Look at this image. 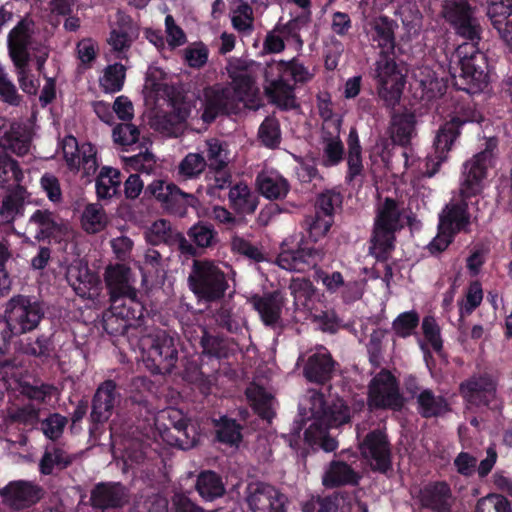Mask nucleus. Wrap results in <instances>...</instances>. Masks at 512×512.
Wrapping results in <instances>:
<instances>
[{
	"mask_svg": "<svg viewBox=\"0 0 512 512\" xmlns=\"http://www.w3.org/2000/svg\"><path fill=\"white\" fill-rule=\"evenodd\" d=\"M285 496L265 483H251L246 489V502L252 512H285Z\"/></svg>",
	"mask_w": 512,
	"mask_h": 512,
	"instance_id": "obj_17",
	"label": "nucleus"
},
{
	"mask_svg": "<svg viewBox=\"0 0 512 512\" xmlns=\"http://www.w3.org/2000/svg\"><path fill=\"white\" fill-rule=\"evenodd\" d=\"M475 512H512L509 501L500 494H489L478 500Z\"/></svg>",
	"mask_w": 512,
	"mask_h": 512,
	"instance_id": "obj_56",
	"label": "nucleus"
},
{
	"mask_svg": "<svg viewBox=\"0 0 512 512\" xmlns=\"http://www.w3.org/2000/svg\"><path fill=\"white\" fill-rule=\"evenodd\" d=\"M289 289L294 298L296 309L309 312L314 320L319 323L322 330H335L337 322L334 314L313 313L317 303L320 301V295L308 279L294 278L290 283Z\"/></svg>",
	"mask_w": 512,
	"mask_h": 512,
	"instance_id": "obj_12",
	"label": "nucleus"
},
{
	"mask_svg": "<svg viewBox=\"0 0 512 512\" xmlns=\"http://www.w3.org/2000/svg\"><path fill=\"white\" fill-rule=\"evenodd\" d=\"M286 65L284 61L270 62L265 71V93L273 103L282 108H291L295 105L293 88L285 82Z\"/></svg>",
	"mask_w": 512,
	"mask_h": 512,
	"instance_id": "obj_15",
	"label": "nucleus"
},
{
	"mask_svg": "<svg viewBox=\"0 0 512 512\" xmlns=\"http://www.w3.org/2000/svg\"><path fill=\"white\" fill-rule=\"evenodd\" d=\"M249 301L265 325L274 326L279 323L285 305L284 296L280 292L253 296Z\"/></svg>",
	"mask_w": 512,
	"mask_h": 512,
	"instance_id": "obj_32",
	"label": "nucleus"
},
{
	"mask_svg": "<svg viewBox=\"0 0 512 512\" xmlns=\"http://www.w3.org/2000/svg\"><path fill=\"white\" fill-rule=\"evenodd\" d=\"M0 146L18 156L26 155L30 150V135L21 124L0 117Z\"/></svg>",
	"mask_w": 512,
	"mask_h": 512,
	"instance_id": "obj_24",
	"label": "nucleus"
},
{
	"mask_svg": "<svg viewBox=\"0 0 512 512\" xmlns=\"http://www.w3.org/2000/svg\"><path fill=\"white\" fill-rule=\"evenodd\" d=\"M419 317L415 311H408L400 314L393 322V329L400 337L411 335L417 327Z\"/></svg>",
	"mask_w": 512,
	"mask_h": 512,
	"instance_id": "obj_62",
	"label": "nucleus"
},
{
	"mask_svg": "<svg viewBox=\"0 0 512 512\" xmlns=\"http://www.w3.org/2000/svg\"><path fill=\"white\" fill-rule=\"evenodd\" d=\"M23 179V172L16 161L8 155L0 153V185L11 180L19 183Z\"/></svg>",
	"mask_w": 512,
	"mask_h": 512,
	"instance_id": "obj_58",
	"label": "nucleus"
},
{
	"mask_svg": "<svg viewBox=\"0 0 512 512\" xmlns=\"http://www.w3.org/2000/svg\"><path fill=\"white\" fill-rule=\"evenodd\" d=\"M361 453L369 465L385 472L390 466V451L385 435L380 431L368 434L361 444Z\"/></svg>",
	"mask_w": 512,
	"mask_h": 512,
	"instance_id": "obj_23",
	"label": "nucleus"
},
{
	"mask_svg": "<svg viewBox=\"0 0 512 512\" xmlns=\"http://www.w3.org/2000/svg\"><path fill=\"white\" fill-rule=\"evenodd\" d=\"M246 396L255 411L264 419L270 421L274 416L275 400L273 395L260 385L251 384L246 390Z\"/></svg>",
	"mask_w": 512,
	"mask_h": 512,
	"instance_id": "obj_39",
	"label": "nucleus"
},
{
	"mask_svg": "<svg viewBox=\"0 0 512 512\" xmlns=\"http://www.w3.org/2000/svg\"><path fill=\"white\" fill-rule=\"evenodd\" d=\"M332 367L333 363L328 350L319 347L309 356L304 373L309 381L322 383L329 378Z\"/></svg>",
	"mask_w": 512,
	"mask_h": 512,
	"instance_id": "obj_37",
	"label": "nucleus"
},
{
	"mask_svg": "<svg viewBox=\"0 0 512 512\" xmlns=\"http://www.w3.org/2000/svg\"><path fill=\"white\" fill-rule=\"evenodd\" d=\"M322 257L323 252L319 249L304 247L293 250L286 248L284 244L277 257V264L285 270L302 272L315 267Z\"/></svg>",
	"mask_w": 512,
	"mask_h": 512,
	"instance_id": "obj_22",
	"label": "nucleus"
},
{
	"mask_svg": "<svg viewBox=\"0 0 512 512\" xmlns=\"http://www.w3.org/2000/svg\"><path fill=\"white\" fill-rule=\"evenodd\" d=\"M227 70L232 79L231 87L206 88L203 97L197 100L202 109L201 118L206 123L232 111L237 102L254 107L253 102L258 94L255 77L262 71L261 65L253 60L234 58L229 61Z\"/></svg>",
	"mask_w": 512,
	"mask_h": 512,
	"instance_id": "obj_1",
	"label": "nucleus"
},
{
	"mask_svg": "<svg viewBox=\"0 0 512 512\" xmlns=\"http://www.w3.org/2000/svg\"><path fill=\"white\" fill-rule=\"evenodd\" d=\"M260 192L268 199H279L286 196L288 183L277 171L264 170L257 177Z\"/></svg>",
	"mask_w": 512,
	"mask_h": 512,
	"instance_id": "obj_38",
	"label": "nucleus"
},
{
	"mask_svg": "<svg viewBox=\"0 0 512 512\" xmlns=\"http://www.w3.org/2000/svg\"><path fill=\"white\" fill-rule=\"evenodd\" d=\"M299 413L303 422H310L305 431V441L319 446L326 452L334 451L337 442L327 435L328 428L338 427L350 419V412L341 399L326 406L323 395L309 390L302 398Z\"/></svg>",
	"mask_w": 512,
	"mask_h": 512,
	"instance_id": "obj_2",
	"label": "nucleus"
},
{
	"mask_svg": "<svg viewBox=\"0 0 512 512\" xmlns=\"http://www.w3.org/2000/svg\"><path fill=\"white\" fill-rule=\"evenodd\" d=\"M498 455L493 446H489L486 450V456L483 458L479 465L476 466L477 460L466 452L460 453L454 460V465L457 471L465 476L472 475L477 471L479 477H486L493 469Z\"/></svg>",
	"mask_w": 512,
	"mask_h": 512,
	"instance_id": "obj_33",
	"label": "nucleus"
},
{
	"mask_svg": "<svg viewBox=\"0 0 512 512\" xmlns=\"http://www.w3.org/2000/svg\"><path fill=\"white\" fill-rule=\"evenodd\" d=\"M357 481V473L350 466L340 461L332 462L322 476V483L327 488L356 484Z\"/></svg>",
	"mask_w": 512,
	"mask_h": 512,
	"instance_id": "obj_40",
	"label": "nucleus"
},
{
	"mask_svg": "<svg viewBox=\"0 0 512 512\" xmlns=\"http://www.w3.org/2000/svg\"><path fill=\"white\" fill-rule=\"evenodd\" d=\"M126 76V69L122 64L107 66L99 78L100 87L106 93H115L122 89Z\"/></svg>",
	"mask_w": 512,
	"mask_h": 512,
	"instance_id": "obj_46",
	"label": "nucleus"
},
{
	"mask_svg": "<svg viewBox=\"0 0 512 512\" xmlns=\"http://www.w3.org/2000/svg\"><path fill=\"white\" fill-rule=\"evenodd\" d=\"M418 497L421 505L433 512H451L454 502L450 488L443 482L425 485Z\"/></svg>",
	"mask_w": 512,
	"mask_h": 512,
	"instance_id": "obj_28",
	"label": "nucleus"
},
{
	"mask_svg": "<svg viewBox=\"0 0 512 512\" xmlns=\"http://www.w3.org/2000/svg\"><path fill=\"white\" fill-rule=\"evenodd\" d=\"M140 138L139 129L133 124H120L113 130L114 142L123 146L129 147L138 142Z\"/></svg>",
	"mask_w": 512,
	"mask_h": 512,
	"instance_id": "obj_60",
	"label": "nucleus"
},
{
	"mask_svg": "<svg viewBox=\"0 0 512 512\" xmlns=\"http://www.w3.org/2000/svg\"><path fill=\"white\" fill-rule=\"evenodd\" d=\"M303 512H368L367 506L355 496L336 495L332 498L311 499L303 506Z\"/></svg>",
	"mask_w": 512,
	"mask_h": 512,
	"instance_id": "obj_25",
	"label": "nucleus"
},
{
	"mask_svg": "<svg viewBox=\"0 0 512 512\" xmlns=\"http://www.w3.org/2000/svg\"><path fill=\"white\" fill-rule=\"evenodd\" d=\"M29 23L20 22L9 34L8 47L10 56L16 67V74L21 89L28 94H35L38 81L33 78L28 69V54L25 50L28 37Z\"/></svg>",
	"mask_w": 512,
	"mask_h": 512,
	"instance_id": "obj_10",
	"label": "nucleus"
},
{
	"mask_svg": "<svg viewBox=\"0 0 512 512\" xmlns=\"http://www.w3.org/2000/svg\"><path fill=\"white\" fill-rule=\"evenodd\" d=\"M149 356L160 372L169 371L174 366L177 358L173 338L165 331H158L153 336V341H151Z\"/></svg>",
	"mask_w": 512,
	"mask_h": 512,
	"instance_id": "obj_29",
	"label": "nucleus"
},
{
	"mask_svg": "<svg viewBox=\"0 0 512 512\" xmlns=\"http://www.w3.org/2000/svg\"><path fill=\"white\" fill-rule=\"evenodd\" d=\"M22 205L23 198L19 192H15V195L5 197L0 208L2 221L5 223H11L16 216L20 214Z\"/></svg>",
	"mask_w": 512,
	"mask_h": 512,
	"instance_id": "obj_61",
	"label": "nucleus"
},
{
	"mask_svg": "<svg viewBox=\"0 0 512 512\" xmlns=\"http://www.w3.org/2000/svg\"><path fill=\"white\" fill-rule=\"evenodd\" d=\"M71 462L70 457L59 448L46 450L40 462L41 473L48 475L55 467L64 468Z\"/></svg>",
	"mask_w": 512,
	"mask_h": 512,
	"instance_id": "obj_52",
	"label": "nucleus"
},
{
	"mask_svg": "<svg viewBox=\"0 0 512 512\" xmlns=\"http://www.w3.org/2000/svg\"><path fill=\"white\" fill-rule=\"evenodd\" d=\"M348 169L349 177L353 178L362 171L361 146L356 130L352 128L348 137Z\"/></svg>",
	"mask_w": 512,
	"mask_h": 512,
	"instance_id": "obj_50",
	"label": "nucleus"
},
{
	"mask_svg": "<svg viewBox=\"0 0 512 512\" xmlns=\"http://www.w3.org/2000/svg\"><path fill=\"white\" fill-rule=\"evenodd\" d=\"M67 280L77 295L93 299L100 294L101 282L82 260L74 261L67 269Z\"/></svg>",
	"mask_w": 512,
	"mask_h": 512,
	"instance_id": "obj_19",
	"label": "nucleus"
},
{
	"mask_svg": "<svg viewBox=\"0 0 512 512\" xmlns=\"http://www.w3.org/2000/svg\"><path fill=\"white\" fill-rule=\"evenodd\" d=\"M414 78L423 89L428 99L442 93L443 83L436 72L428 66H420L414 70Z\"/></svg>",
	"mask_w": 512,
	"mask_h": 512,
	"instance_id": "obj_44",
	"label": "nucleus"
},
{
	"mask_svg": "<svg viewBox=\"0 0 512 512\" xmlns=\"http://www.w3.org/2000/svg\"><path fill=\"white\" fill-rule=\"evenodd\" d=\"M121 174L116 168L103 166L95 181L96 193L100 199H111L119 192Z\"/></svg>",
	"mask_w": 512,
	"mask_h": 512,
	"instance_id": "obj_41",
	"label": "nucleus"
},
{
	"mask_svg": "<svg viewBox=\"0 0 512 512\" xmlns=\"http://www.w3.org/2000/svg\"><path fill=\"white\" fill-rule=\"evenodd\" d=\"M401 227L397 203L392 199H386L378 209L371 240L370 251L376 258H384L393 248L394 234Z\"/></svg>",
	"mask_w": 512,
	"mask_h": 512,
	"instance_id": "obj_6",
	"label": "nucleus"
},
{
	"mask_svg": "<svg viewBox=\"0 0 512 512\" xmlns=\"http://www.w3.org/2000/svg\"><path fill=\"white\" fill-rule=\"evenodd\" d=\"M144 88L147 93L155 94V98H162L169 94L164 72L155 67L149 68Z\"/></svg>",
	"mask_w": 512,
	"mask_h": 512,
	"instance_id": "obj_49",
	"label": "nucleus"
},
{
	"mask_svg": "<svg viewBox=\"0 0 512 512\" xmlns=\"http://www.w3.org/2000/svg\"><path fill=\"white\" fill-rule=\"evenodd\" d=\"M115 388V383L108 380L97 389L90 415L94 423H103L111 416L115 403Z\"/></svg>",
	"mask_w": 512,
	"mask_h": 512,
	"instance_id": "obj_35",
	"label": "nucleus"
},
{
	"mask_svg": "<svg viewBox=\"0 0 512 512\" xmlns=\"http://www.w3.org/2000/svg\"><path fill=\"white\" fill-rule=\"evenodd\" d=\"M467 205L462 199H453L446 206L440 215L438 234L428 245L431 253L444 251L451 243L454 234L465 229L469 222Z\"/></svg>",
	"mask_w": 512,
	"mask_h": 512,
	"instance_id": "obj_8",
	"label": "nucleus"
},
{
	"mask_svg": "<svg viewBox=\"0 0 512 512\" xmlns=\"http://www.w3.org/2000/svg\"><path fill=\"white\" fill-rule=\"evenodd\" d=\"M62 151L69 169L81 172L82 177L90 181L98 168L95 147L90 143L78 145L75 137L67 136L63 139Z\"/></svg>",
	"mask_w": 512,
	"mask_h": 512,
	"instance_id": "obj_14",
	"label": "nucleus"
},
{
	"mask_svg": "<svg viewBox=\"0 0 512 512\" xmlns=\"http://www.w3.org/2000/svg\"><path fill=\"white\" fill-rule=\"evenodd\" d=\"M0 495L16 510L27 509L37 503L43 495L42 489L28 481H14L5 486Z\"/></svg>",
	"mask_w": 512,
	"mask_h": 512,
	"instance_id": "obj_20",
	"label": "nucleus"
},
{
	"mask_svg": "<svg viewBox=\"0 0 512 512\" xmlns=\"http://www.w3.org/2000/svg\"><path fill=\"white\" fill-rule=\"evenodd\" d=\"M206 145L211 166L216 169H222L229 163L231 157L226 143H222L217 139H210L207 140Z\"/></svg>",
	"mask_w": 512,
	"mask_h": 512,
	"instance_id": "obj_51",
	"label": "nucleus"
},
{
	"mask_svg": "<svg viewBox=\"0 0 512 512\" xmlns=\"http://www.w3.org/2000/svg\"><path fill=\"white\" fill-rule=\"evenodd\" d=\"M170 235V224L163 219L155 221L145 232L146 240L152 245L166 242Z\"/></svg>",
	"mask_w": 512,
	"mask_h": 512,
	"instance_id": "obj_63",
	"label": "nucleus"
},
{
	"mask_svg": "<svg viewBox=\"0 0 512 512\" xmlns=\"http://www.w3.org/2000/svg\"><path fill=\"white\" fill-rule=\"evenodd\" d=\"M192 291L199 297L213 300L223 296L227 283L224 273L211 261H194L189 276Z\"/></svg>",
	"mask_w": 512,
	"mask_h": 512,
	"instance_id": "obj_9",
	"label": "nucleus"
},
{
	"mask_svg": "<svg viewBox=\"0 0 512 512\" xmlns=\"http://www.w3.org/2000/svg\"><path fill=\"white\" fill-rule=\"evenodd\" d=\"M206 168V160L199 153H189L179 164V174L186 178L200 175Z\"/></svg>",
	"mask_w": 512,
	"mask_h": 512,
	"instance_id": "obj_55",
	"label": "nucleus"
},
{
	"mask_svg": "<svg viewBox=\"0 0 512 512\" xmlns=\"http://www.w3.org/2000/svg\"><path fill=\"white\" fill-rule=\"evenodd\" d=\"M333 223V218L329 215H322L319 211H316L315 215L307 220L309 237L317 242L323 238Z\"/></svg>",
	"mask_w": 512,
	"mask_h": 512,
	"instance_id": "obj_57",
	"label": "nucleus"
},
{
	"mask_svg": "<svg viewBox=\"0 0 512 512\" xmlns=\"http://www.w3.org/2000/svg\"><path fill=\"white\" fill-rule=\"evenodd\" d=\"M231 206L240 213H253L257 207V197L245 183H237L229 191Z\"/></svg>",
	"mask_w": 512,
	"mask_h": 512,
	"instance_id": "obj_42",
	"label": "nucleus"
},
{
	"mask_svg": "<svg viewBox=\"0 0 512 512\" xmlns=\"http://www.w3.org/2000/svg\"><path fill=\"white\" fill-rule=\"evenodd\" d=\"M108 223L104 209L95 203L88 204L81 215V226L90 234L102 231Z\"/></svg>",
	"mask_w": 512,
	"mask_h": 512,
	"instance_id": "obj_43",
	"label": "nucleus"
},
{
	"mask_svg": "<svg viewBox=\"0 0 512 512\" xmlns=\"http://www.w3.org/2000/svg\"><path fill=\"white\" fill-rule=\"evenodd\" d=\"M136 38L132 27L124 26L119 29H113L109 37V44L112 49L120 54L125 53Z\"/></svg>",
	"mask_w": 512,
	"mask_h": 512,
	"instance_id": "obj_53",
	"label": "nucleus"
},
{
	"mask_svg": "<svg viewBox=\"0 0 512 512\" xmlns=\"http://www.w3.org/2000/svg\"><path fill=\"white\" fill-rule=\"evenodd\" d=\"M414 123L415 120L412 114L395 115L391 128L393 141L400 145L406 144L413 134Z\"/></svg>",
	"mask_w": 512,
	"mask_h": 512,
	"instance_id": "obj_48",
	"label": "nucleus"
},
{
	"mask_svg": "<svg viewBox=\"0 0 512 512\" xmlns=\"http://www.w3.org/2000/svg\"><path fill=\"white\" fill-rule=\"evenodd\" d=\"M463 397L471 404L490 405L496 399L495 383L489 376H474L461 384Z\"/></svg>",
	"mask_w": 512,
	"mask_h": 512,
	"instance_id": "obj_26",
	"label": "nucleus"
},
{
	"mask_svg": "<svg viewBox=\"0 0 512 512\" xmlns=\"http://www.w3.org/2000/svg\"><path fill=\"white\" fill-rule=\"evenodd\" d=\"M443 15L454 25L459 35L472 42L479 39V24L472 18L471 11L464 1H446Z\"/></svg>",
	"mask_w": 512,
	"mask_h": 512,
	"instance_id": "obj_18",
	"label": "nucleus"
},
{
	"mask_svg": "<svg viewBox=\"0 0 512 512\" xmlns=\"http://www.w3.org/2000/svg\"><path fill=\"white\" fill-rule=\"evenodd\" d=\"M455 56L461 67V77L466 81L464 89L472 94L484 90L489 82L486 56L469 43L460 45Z\"/></svg>",
	"mask_w": 512,
	"mask_h": 512,
	"instance_id": "obj_7",
	"label": "nucleus"
},
{
	"mask_svg": "<svg viewBox=\"0 0 512 512\" xmlns=\"http://www.w3.org/2000/svg\"><path fill=\"white\" fill-rule=\"evenodd\" d=\"M482 115L471 108L461 110V116L455 115L450 121L444 123L434 140V154L427 157L424 175L432 177L438 171L440 165L446 161L448 152L452 149L460 135V127L466 122H480Z\"/></svg>",
	"mask_w": 512,
	"mask_h": 512,
	"instance_id": "obj_5",
	"label": "nucleus"
},
{
	"mask_svg": "<svg viewBox=\"0 0 512 512\" xmlns=\"http://www.w3.org/2000/svg\"><path fill=\"white\" fill-rule=\"evenodd\" d=\"M391 53H380L375 67V78L379 96L389 106H394L400 99L404 87V76L398 69Z\"/></svg>",
	"mask_w": 512,
	"mask_h": 512,
	"instance_id": "obj_11",
	"label": "nucleus"
},
{
	"mask_svg": "<svg viewBox=\"0 0 512 512\" xmlns=\"http://www.w3.org/2000/svg\"><path fill=\"white\" fill-rule=\"evenodd\" d=\"M217 438L231 446L238 445L241 440L240 426L234 420L221 418L217 424Z\"/></svg>",
	"mask_w": 512,
	"mask_h": 512,
	"instance_id": "obj_54",
	"label": "nucleus"
},
{
	"mask_svg": "<svg viewBox=\"0 0 512 512\" xmlns=\"http://www.w3.org/2000/svg\"><path fill=\"white\" fill-rule=\"evenodd\" d=\"M105 282L110 292L112 311L125 319L141 318L142 306L136 300L137 292L133 287V278L128 267L116 264L107 267Z\"/></svg>",
	"mask_w": 512,
	"mask_h": 512,
	"instance_id": "obj_3",
	"label": "nucleus"
},
{
	"mask_svg": "<svg viewBox=\"0 0 512 512\" xmlns=\"http://www.w3.org/2000/svg\"><path fill=\"white\" fill-rule=\"evenodd\" d=\"M417 402L418 410L424 417L437 416L448 409L446 401L442 397L434 396L428 389L420 392Z\"/></svg>",
	"mask_w": 512,
	"mask_h": 512,
	"instance_id": "obj_47",
	"label": "nucleus"
},
{
	"mask_svg": "<svg viewBox=\"0 0 512 512\" xmlns=\"http://www.w3.org/2000/svg\"><path fill=\"white\" fill-rule=\"evenodd\" d=\"M147 191L166 209H173L176 205L193 206L195 203L193 195L181 191L175 184L164 180H154L148 185Z\"/></svg>",
	"mask_w": 512,
	"mask_h": 512,
	"instance_id": "obj_27",
	"label": "nucleus"
},
{
	"mask_svg": "<svg viewBox=\"0 0 512 512\" xmlns=\"http://www.w3.org/2000/svg\"><path fill=\"white\" fill-rule=\"evenodd\" d=\"M91 501L101 509L119 507L127 501V492L119 483L99 484L92 491Z\"/></svg>",
	"mask_w": 512,
	"mask_h": 512,
	"instance_id": "obj_36",
	"label": "nucleus"
},
{
	"mask_svg": "<svg viewBox=\"0 0 512 512\" xmlns=\"http://www.w3.org/2000/svg\"><path fill=\"white\" fill-rule=\"evenodd\" d=\"M493 154L486 149L463 164L460 192L464 197L476 196L486 186L488 170L492 167Z\"/></svg>",
	"mask_w": 512,
	"mask_h": 512,
	"instance_id": "obj_13",
	"label": "nucleus"
},
{
	"mask_svg": "<svg viewBox=\"0 0 512 512\" xmlns=\"http://www.w3.org/2000/svg\"><path fill=\"white\" fill-rule=\"evenodd\" d=\"M197 491L205 500H213L224 493V485L217 474L211 471L203 472L199 475Z\"/></svg>",
	"mask_w": 512,
	"mask_h": 512,
	"instance_id": "obj_45",
	"label": "nucleus"
},
{
	"mask_svg": "<svg viewBox=\"0 0 512 512\" xmlns=\"http://www.w3.org/2000/svg\"><path fill=\"white\" fill-rule=\"evenodd\" d=\"M487 14L500 37L512 46V0L492 2Z\"/></svg>",
	"mask_w": 512,
	"mask_h": 512,
	"instance_id": "obj_34",
	"label": "nucleus"
},
{
	"mask_svg": "<svg viewBox=\"0 0 512 512\" xmlns=\"http://www.w3.org/2000/svg\"><path fill=\"white\" fill-rule=\"evenodd\" d=\"M343 151V144L338 136L326 139L324 146V165H337L343 158Z\"/></svg>",
	"mask_w": 512,
	"mask_h": 512,
	"instance_id": "obj_64",
	"label": "nucleus"
},
{
	"mask_svg": "<svg viewBox=\"0 0 512 512\" xmlns=\"http://www.w3.org/2000/svg\"><path fill=\"white\" fill-rule=\"evenodd\" d=\"M68 226L48 210H36L29 218L27 231L38 240L60 239Z\"/></svg>",
	"mask_w": 512,
	"mask_h": 512,
	"instance_id": "obj_21",
	"label": "nucleus"
},
{
	"mask_svg": "<svg viewBox=\"0 0 512 512\" xmlns=\"http://www.w3.org/2000/svg\"><path fill=\"white\" fill-rule=\"evenodd\" d=\"M259 138L262 143L270 148L280 143L279 124L274 118H266L259 128Z\"/></svg>",
	"mask_w": 512,
	"mask_h": 512,
	"instance_id": "obj_59",
	"label": "nucleus"
},
{
	"mask_svg": "<svg viewBox=\"0 0 512 512\" xmlns=\"http://www.w3.org/2000/svg\"><path fill=\"white\" fill-rule=\"evenodd\" d=\"M296 28L297 22L290 21L269 32L264 41L265 51L269 53H279L285 48V45L293 46L296 50L301 49L302 40Z\"/></svg>",
	"mask_w": 512,
	"mask_h": 512,
	"instance_id": "obj_31",
	"label": "nucleus"
},
{
	"mask_svg": "<svg viewBox=\"0 0 512 512\" xmlns=\"http://www.w3.org/2000/svg\"><path fill=\"white\" fill-rule=\"evenodd\" d=\"M393 22L386 17H376L364 24L368 39L377 44L380 53H393L395 48Z\"/></svg>",
	"mask_w": 512,
	"mask_h": 512,
	"instance_id": "obj_30",
	"label": "nucleus"
},
{
	"mask_svg": "<svg viewBox=\"0 0 512 512\" xmlns=\"http://www.w3.org/2000/svg\"><path fill=\"white\" fill-rule=\"evenodd\" d=\"M43 315L38 301L24 295L12 297L6 304L5 320L0 322V338L6 343L13 336L34 330Z\"/></svg>",
	"mask_w": 512,
	"mask_h": 512,
	"instance_id": "obj_4",
	"label": "nucleus"
},
{
	"mask_svg": "<svg viewBox=\"0 0 512 512\" xmlns=\"http://www.w3.org/2000/svg\"><path fill=\"white\" fill-rule=\"evenodd\" d=\"M368 399L373 408L398 409L402 406L395 379L390 372L381 371L373 378Z\"/></svg>",
	"mask_w": 512,
	"mask_h": 512,
	"instance_id": "obj_16",
	"label": "nucleus"
}]
</instances>
